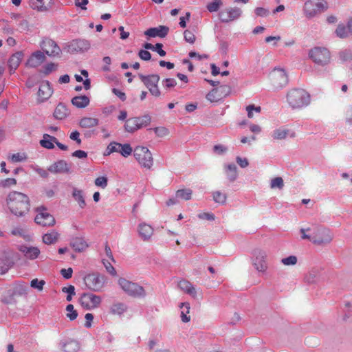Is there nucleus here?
I'll list each match as a JSON object with an SVG mask.
<instances>
[{
  "label": "nucleus",
  "instance_id": "nucleus-23",
  "mask_svg": "<svg viewBox=\"0 0 352 352\" xmlns=\"http://www.w3.org/2000/svg\"><path fill=\"white\" fill-rule=\"evenodd\" d=\"M169 28L164 25H160L157 28H151L145 31L144 34L150 37L159 36L164 38L168 32Z\"/></svg>",
  "mask_w": 352,
  "mask_h": 352
},
{
  "label": "nucleus",
  "instance_id": "nucleus-17",
  "mask_svg": "<svg viewBox=\"0 0 352 352\" xmlns=\"http://www.w3.org/2000/svg\"><path fill=\"white\" fill-rule=\"evenodd\" d=\"M241 14L239 8H230L222 10L219 13V18L223 22H229L237 19Z\"/></svg>",
  "mask_w": 352,
  "mask_h": 352
},
{
  "label": "nucleus",
  "instance_id": "nucleus-35",
  "mask_svg": "<svg viewBox=\"0 0 352 352\" xmlns=\"http://www.w3.org/2000/svg\"><path fill=\"white\" fill-rule=\"evenodd\" d=\"M29 5L32 9L38 12H44L49 8L44 0H31Z\"/></svg>",
  "mask_w": 352,
  "mask_h": 352
},
{
  "label": "nucleus",
  "instance_id": "nucleus-37",
  "mask_svg": "<svg viewBox=\"0 0 352 352\" xmlns=\"http://www.w3.org/2000/svg\"><path fill=\"white\" fill-rule=\"evenodd\" d=\"M226 174L230 182H234L237 177V168L235 164H231L226 166Z\"/></svg>",
  "mask_w": 352,
  "mask_h": 352
},
{
  "label": "nucleus",
  "instance_id": "nucleus-41",
  "mask_svg": "<svg viewBox=\"0 0 352 352\" xmlns=\"http://www.w3.org/2000/svg\"><path fill=\"white\" fill-rule=\"evenodd\" d=\"M180 308L182 309L181 311V318L182 322H189L190 317V316H188V314L190 312V304L188 302H182L181 303Z\"/></svg>",
  "mask_w": 352,
  "mask_h": 352
},
{
  "label": "nucleus",
  "instance_id": "nucleus-38",
  "mask_svg": "<svg viewBox=\"0 0 352 352\" xmlns=\"http://www.w3.org/2000/svg\"><path fill=\"white\" fill-rule=\"evenodd\" d=\"M138 129L148 126L151 122V117L148 114L142 116L135 117Z\"/></svg>",
  "mask_w": 352,
  "mask_h": 352
},
{
  "label": "nucleus",
  "instance_id": "nucleus-30",
  "mask_svg": "<svg viewBox=\"0 0 352 352\" xmlns=\"http://www.w3.org/2000/svg\"><path fill=\"white\" fill-rule=\"evenodd\" d=\"M89 102V98L86 96H75L72 99V104L79 109L87 107Z\"/></svg>",
  "mask_w": 352,
  "mask_h": 352
},
{
  "label": "nucleus",
  "instance_id": "nucleus-9",
  "mask_svg": "<svg viewBox=\"0 0 352 352\" xmlns=\"http://www.w3.org/2000/svg\"><path fill=\"white\" fill-rule=\"evenodd\" d=\"M139 77L152 96L156 98L161 96V91L157 85L160 80V76L157 74H151L147 76L140 74Z\"/></svg>",
  "mask_w": 352,
  "mask_h": 352
},
{
  "label": "nucleus",
  "instance_id": "nucleus-54",
  "mask_svg": "<svg viewBox=\"0 0 352 352\" xmlns=\"http://www.w3.org/2000/svg\"><path fill=\"white\" fill-rule=\"evenodd\" d=\"M45 284V282L43 280H38L37 278H34L30 282V286L38 291H42L43 289Z\"/></svg>",
  "mask_w": 352,
  "mask_h": 352
},
{
  "label": "nucleus",
  "instance_id": "nucleus-62",
  "mask_svg": "<svg viewBox=\"0 0 352 352\" xmlns=\"http://www.w3.org/2000/svg\"><path fill=\"white\" fill-rule=\"evenodd\" d=\"M85 327L86 328H90L92 325V321L94 320V315L91 313H87L85 316Z\"/></svg>",
  "mask_w": 352,
  "mask_h": 352
},
{
  "label": "nucleus",
  "instance_id": "nucleus-49",
  "mask_svg": "<svg viewBox=\"0 0 352 352\" xmlns=\"http://www.w3.org/2000/svg\"><path fill=\"white\" fill-rule=\"evenodd\" d=\"M246 111L248 112V117L252 118L254 117V111L256 113H261V107L260 106H255L254 104H250L246 107Z\"/></svg>",
  "mask_w": 352,
  "mask_h": 352
},
{
  "label": "nucleus",
  "instance_id": "nucleus-22",
  "mask_svg": "<svg viewBox=\"0 0 352 352\" xmlns=\"http://www.w3.org/2000/svg\"><path fill=\"white\" fill-rule=\"evenodd\" d=\"M53 90L49 81H43L38 89V97L41 102L47 100L52 94Z\"/></svg>",
  "mask_w": 352,
  "mask_h": 352
},
{
  "label": "nucleus",
  "instance_id": "nucleus-29",
  "mask_svg": "<svg viewBox=\"0 0 352 352\" xmlns=\"http://www.w3.org/2000/svg\"><path fill=\"white\" fill-rule=\"evenodd\" d=\"M63 352H78L80 349V344L75 340H69L61 344Z\"/></svg>",
  "mask_w": 352,
  "mask_h": 352
},
{
  "label": "nucleus",
  "instance_id": "nucleus-11",
  "mask_svg": "<svg viewBox=\"0 0 352 352\" xmlns=\"http://www.w3.org/2000/svg\"><path fill=\"white\" fill-rule=\"evenodd\" d=\"M101 298L92 293H84L79 298L80 305L86 310L96 309L101 303Z\"/></svg>",
  "mask_w": 352,
  "mask_h": 352
},
{
  "label": "nucleus",
  "instance_id": "nucleus-33",
  "mask_svg": "<svg viewBox=\"0 0 352 352\" xmlns=\"http://www.w3.org/2000/svg\"><path fill=\"white\" fill-rule=\"evenodd\" d=\"M54 142H56V138L45 133L43 135V139L40 140V144L43 148L52 149L54 148Z\"/></svg>",
  "mask_w": 352,
  "mask_h": 352
},
{
  "label": "nucleus",
  "instance_id": "nucleus-14",
  "mask_svg": "<svg viewBox=\"0 0 352 352\" xmlns=\"http://www.w3.org/2000/svg\"><path fill=\"white\" fill-rule=\"evenodd\" d=\"M40 46L43 52L49 56L56 57L59 56L61 54V50L59 46L51 38H44L41 41Z\"/></svg>",
  "mask_w": 352,
  "mask_h": 352
},
{
  "label": "nucleus",
  "instance_id": "nucleus-45",
  "mask_svg": "<svg viewBox=\"0 0 352 352\" xmlns=\"http://www.w3.org/2000/svg\"><path fill=\"white\" fill-rule=\"evenodd\" d=\"M65 311L67 318H68L71 321H73L77 318L78 314L77 311L74 309L73 305L69 304L67 305Z\"/></svg>",
  "mask_w": 352,
  "mask_h": 352
},
{
  "label": "nucleus",
  "instance_id": "nucleus-42",
  "mask_svg": "<svg viewBox=\"0 0 352 352\" xmlns=\"http://www.w3.org/2000/svg\"><path fill=\"white\" fill-rule=\"evenodd\" d=\"M289 131L283 128H279L274 130L272 133V137L274 140H281L287 138Z\"/></svg>",
  "mask_w": 352,
  "mask_h": 352
},
{
  "label": "nucleus",
  "instance_id": "nucleus-46",
  "mask_svg": "<svg viewBox=\"0 0 352 352\" xmlns=\"http://www.w3.org/2000/svg\"><path fill=\"white\" fill-rule=\"evenodd\" d=\"M57 69L58 64L54 63H50L44 65L40 72L42 73L44 76H48L52 72H55Z\"/></svg>",
  "mask_w": 352,
  "mask_h": 352
},
{
  "label": "nucleus",
  "instance_id": "nucleus-53",
  "mask_svg": "<svg viewBox=\"0 0 352 352\" xmlns=\"http://www.w3.org/2000/svg\"><path fill=\"white\" fill-rule=\"evenodd\" d=\"M94 184L96 186L104 189L108 185V179L104 176L97 177L94 181Z\"/></svg>",
  "mask_w": 352,
  "mask_h": 352
},
{
  "label": "nucleus",
  "instance_id": "nucleus-43",
  "mask_svg": "<svg viewBox=\"0 0 352 352\" xmlns=\"http://www.w3.org/2000/svg\"><path fill=\"white\" fill-rule=\"evenodd\" d=\"M135 120V117L126 120L124 124V129L126 131L129 133H133L138 130Z\"/></svg>",
  "mask_w": 352,
  "mask_h": 352
},
{
  "label": "nucleus",
  "instance_id": "nucleus-48",
  "mask_svg": "<svg viewBox=\"0 0 352 352\" xmlns=\"http://www.w3.org/2000/svg\"><path fill=\"white\" fill-rule=\"evenodd\" d=\"M284 186V182L282 177H276L271 180L270 188L282 189Z\"/></svg>",
  "mask_w": 352,
  "mask_h": 352
},
{
  "label": "nucleus",
  "instance_id": "nucleus-61",
  "mask_svg": "<svg viewBox=\"0 0 352 352\" xmlns=\"http://www.w3.org/2000/svg\"><path fill=\"white\" fill-rule=\"evenodd\" d=\"M139 57L144 60H149L151 58V53L147 50H141L138 53Z\"/></svg>",
  "mask_w": 352,
  "mask_h": 352
},
{
  "label": "nucleus",
  "instance_id": "nucleus-1",
  "mask_svg": "<svg viewBox=\"0 0 352 352\" xmlns=\"http://www.w3.org/2000/svg\"><path fill=\"white\" fill-rule=\"evenodd\" d=\"M10 211L16 216L21 217L28 212L30 201L28 196L18 191L10 192L6 199Z\"/></svg>",
  "mask_w": 352,
  "mask_h": 352
},
{
  "label": "nucleus",
  "instance_id": "nucleus-39",
  "mask_svg": "<svg viewBox=\"0 0 352 352\" xmlns=\"http://www.w3.org/2000/svg\"><path fill=\"white\" fill-rule=\"evenodd\" d=\"M127 309V307L122 302H116L112 305L110 312L113 315H121Z\"/></svg>",
  "mask_w": 352,
  "mask_h": 352
},
{
  "label": "nucleus",
  "instance_id": "nucleus-52",
  "mask_svg": "<svg viewBox=\"0 0 352 352\" xmlns=\"http://www.w3.org/2000/svg\"><path fill=\"white\" fill-rule=\"evenodd\" d=\"M177 85L176 80L174 78H165L162 80V85L164 89L168 90L173 88Z\"/></svg>",
  "mask_w": 352,
  "mask_h": 352
},
{
  "label": "nucleus",
  "instance_id": "nucleus-4",
  "mask_svg": "<svg viewBox=\"0 0 352 352\" xmlns=\"http://www.w3.org/2000/svg\"><path fill=\"white\" fill-rule=\"evenodd\" d=\"M329 8L325 0H307L303 8L304 14L307 19H312L325 12Z\"/></svg>",
  "mask_w": 352,
  "mask_h": 352
},
{
  "label": "nucleus",
  "instance_id": "nucleus-32",
  "mask_svg": "<svg viewBox=\"0 0 352 352\" xmlns=\"http://www.w3.org/2000/svg\"><path fill=\"white\" fill-rule=\"evenodd\" d=\"M72 196L80 208H84L86 206L84 192L82 190L74 188L73 189Z\"/></svg>",
  "mask_w": 352,
  "mask_h": 352
},
{
  "label": "nucleus",
  "instance_id": "nucleus-36",
  "mask_svg": "<svg viewBox=\"0 0 352 352\" xmlns=\"http://www.w3.org/2000/svg\"><path fill=\"white\" fill-rule=\"evenodd\" d=\"M1 302L6 305H12L16 302V297L11 289L6 290L2 295Z\"/></svg>",
  "mask_w": 352,
  "mask_h": 352
},
{
  "label": "nucleus",
  "instance_id": "nucleus-64",
  "mask_svg": "<svg viewBox=\"0 0 352 352\" xmlns=\"http://www.w3.org/2000/svg\"><path fill=\"white\" fill-rule=\"evenodd\" d=\"M103 264L107 270V271L113 276L116 275V271L115 268L112 266V265L109 261H103Z\"/></svg>",
  "mask_w": 352,
  "mask_h": 352
},
{
  "label": "nucleus",
  "instance_id": "nucleus-50",
  "mask_svg": "<svg viewBox=\"0 0 352 352\" xmlns=\"http://www.w3.org/2000/svg\"><path fill=\"white\" fill-rule=\"evenodd\" d=\"M222 4L221 0H214L207 5V9L210 12H217Z\"/></svg>",
  "mask_w": 352,
  "mask_h": 352
},
{
  "label": "nucleus",
  "instance_id": "nucleus-3",
  "mask_svg": "<svg viewBox=\"0 0 352 352\" xmlns=\"http://www.w3.org/2000/svg\"><path fill=\"white\" fill-rule=\"evenodd\" d=\"M287 102L292 109H301L310 103V95L304 89H290L286 96Z\"/></svg>",
  "mask_w": 352,
  "mask_h": 352
},
{
  "label": "nucleus",
  "instance_id": "nucleus-12",
  "mask_svg": "<svg viewBox=\"0 0 352 352\" xmlns=\"http://www.w3.org/2000/svg\"><path fill=\"white\" fill-rule=\"evenodd\" d=\"M37 214L35 217V222L42 226H52L55 224L54 217L47 212V209L43 206L36 208Z\"/></svg>",
  "mask_w": 352,
  "mask_h": 352
},
{
  "label": "nucleus",
  "instance_id": "nucleus-26",
  "mask_svg": "<svg viewBox=\"0 0 352 352\" xmlns=\"http://www.w3.org/2000/svg\"><path fill=\"white\" fill-rule=\"evenodd\" d=\"M179 287L185 293L189 294L193 298L197 296L196 288L188 280H182L178 283Z\"/></svg>",
  "mask_w": 352,
  "mask_h": 352
},
{
  "label": "nucleus",
  "instance_id": "nucleus-44",
  "mask_svg": "<svg viewBox=\"0 0 352 352\" xmlns=\"http://www.w3.org/2000/svg\"><path fill=\"white\" fill-rule=\"evenodd\" d=\"M28 157L25 153H16L8 155V160L12 163H17L24 162L27 160Z\"/></svg>",
  "mask_w": 352,
  "mask_h": 352
},
{
  "label": "nucleus",
  "instance_id": "nucleus-63",
  "mask_svg": "<svg viewBox=\"0 0 352 352\" xmlns=\"http://www.w3.org/2000/svg\"><path fill=\"white\" fill-rule=\"evenodd\" d=\"M73 274V270L71 267L67 269H62L60 270V274L65 278L69 279L72 278Z\"/></svg>",
  "mask_w": 352,
  "mask_h": 352
},
{
  "label": "nucleus",
  "instance_id": "nucleus-24",
  "mask_svg": "<svg viewBox=\"0 0 352 352\" xmlns=\"http://www.w3.org/2000/svg\"><path fill=\"white\" fill-rule=\"evenodd\" d=\"M70 245L74 251L78 252L85 251L89 246L85 239L81 236L74 237L70 242Z\"/></svg>",
  "mask_w": 352,
  "mask_h": 352
},
{
  "label": "nucleus",
  "instance_id": "nucleus-21",
  "mask_svg": "<svg viewBox=\"0 0 352 352\" xmlns=\"http://www.w3.org/2000/svg\"><path fill=\"white\" fill-rule=\"evenodd\" d=\"M19 250L25 258L31 260L36 259L40 254V250L37 247L21 245L19 247Z\"/></svg>",
  "mask_w": 352,
  "mask_h": 352
},
{
  "label": "nucleus",
  "instance_id": "nucleus-20",
  "mask_svg": "<svg viewBox=\"0 0 352 352\" xmlns=\"http://www.w3.org/2000/svg\"><path fill=\"white\" fill-rule=\"evenodd\" d=\"M45 54L41 51H36L32 54L28 59L26 65L30 67H36L45 60Z\"/></svg>",
  "mask_w": 352,
  "mask_h": 352
},
{
  "label": "nucleus",
  "instance_id": "nucleus-15",
  "mask_svg": "<svg viewBox=\"0 0 352 352\" xmlns=\"http://www.w3.org/2000/svg\"><path fill=\"white\" fill-rule=\"evenodd\" d=\"M107 155L116 152L120 153L123 157H127L133 152L132 147L129 144H122L116 142H111L107 148Z\"/></svg>",
  "mask_w": 352,
  "mask_h": 352
},
{
  "label": "nucleus",
  "instance_id": "nucleus-2",
  "mask_svg": "<svg viewBox=\"0 0 352 352\" xmlns=\"http://www.w3.org/2000/svg\"><path fill=\"white\" fill-rule=\"evenodd\" d=\"M302 239H308L316 245H324L333 240V235L329 230L318 226H313L300 230Z\"/></svg>",
  "mask_w": 352,
  "mask_h": 352
},
{
  "label": "nucleus",
  "instance_id": "nucleus-19",
  "mask_svg": "<svg viewBox=\"0 0 352 352\" xmlns=\"http://www.w3.org/2000/svg\"><path fill=\"white\" fill-rule=\"evenodd\" d=\"M47 170L54 174L67 173L70 170V166L65 160H58L51 164Z\"/></svg>",
  "mask_w": 352,
  "mask_h": 352
},
{
  "label": "nucleus",
  "instance_id": "nucleus-5",
  "mask_svg": "<svg viewBox=\"0 0 352 352\" xmlns=\"http://www.w3.org/2000/svg\"><path fill=\"white\" fill-rule=\"evenodd\" d=\"M309 58L315 64L320 66H325L331 61V52L324 47H314L309 52Z\"/></svg>",
  "mask_w": 352,
  "mask_h": 352
},
{
  "label": "nucleus",
  "instance_id": "nucleus-59",
  "mask_svg": "<svg viewBox=\"0 0 352 352\" xmlns=\"http://www.w3.org/2000/svg\"><path fill=\"white\" fill-rule=\"evenodd\" d=\"M69 138L75 141L78 146L82 143V140L80 138V133L78 131H72L69 135Z\"/></svg>",
  "mask_w": 352,
  "mask_h": 352
},
{
  "label": "nucleus",
  "instance_id": "nucleus-18",
  "mask_svg": "<svg viewBox=\"0 0 352 352\" xmlns=\"http://www.w3.org/2000/svg\"><path fill=\"white\" fill-rule=\"evenodd\" d=\"M154 230L151 226L144 222L140 223L138 226V232L139 236L144 241H148L153 234Z\"/></svg>",
  "mask_w": 352,
  "mask_h": 352
},
{
  "label": "nucleus",
  "instance_id": "nucleus-57",
  "mask_svg": "<svg viewBox=\"0 0 352 352\" xmlns=\"http://www.w3.org/2000/svg\"><path fill=\"white\" fill-rule=\"evenodd\" d=\"M213 199L217 203L223 204L226 201V197L222 192L217 191L213 193Z\"/></svg>",
  "mask_w": 352,
  "mask_h": 352
},
{
  "label": "nucleus",
  "instance_id": "nucleus-51",
  "mask_svg": "<svg viewBox=\"0 0 352 352\" xmlns=\"http://www.w3.org/2000/svg\"><path fill=\"white\" fill-rule=\"evenodd\" d=\"M157 137L164 138L169 134L168 129L164 126L155 127L153 129Z\"/></svg>",
  "mask_w": 352,
  "mask_h": 352
},
{
  "label": "nucleus",
  "instance_id": "nucleus-55",
  "mask_svg": "<svg viewBox=\"0 0 352 352\" xmlns=\"http://www.w3.org/2000/svg\"><path fill=\"white\" fill-rule=\"evenodd\" d=\"M297 257L296 256H289L288 257H286V258H282L281 260V263L284 265H294L297 263Z\"/></svg>",
  "mask_w": 352,
  "mask_h": 352
},
{
  "label": "nucleus",
  "instance_id": "nucleus-6",
  "mask_svg": "<svg viewBox=\"0 0 352 352\" xmlns=\"http://www.w3.org/2000/svg\"><path fill=\"white\" fill-rule=\"evenodd\" d=\"M133 155L142 167L151 169L153 166V156L148 148L141 146L135 147L133 151Z\"/></svg>",
  "mask_w": 352,
  "mask_h": 352
},
{
  "label": "nucleus",
  "instance_id": "nucleus-8",
  "mask_svg": "<svg viewBox=\"0 0 352 352\" xmlns=\"http://www.w3.org/2000/svg\"><path fill=\"white\" fill-rule=\"evenodd\" d=\"M118 284L122 290L128 295L133 297H141L145 295L144 288L137 283L131 282L124 278L118 280Z\"/></svg>",
  "mask_w": 352,
  "mask_h": 352
},
{
  "label": "nucleus",
  "instance_id": "nucleus-7",
  "mask_svg": "<svg viewBox=\"0 0 352 352\" xmlns=\"http://www.w3.org/2000/svg\"><path fill=\"white\" fill-rule=\"evenodd\" d=\"M267 253L265 250L256 249L252 252V263L259 272L265 273L268 269Z\"/></svg>",
  "mask_w": 352,
  "mask_h": 352
},
{
  "label": "nucleus",
  "instance_id": "nucleus-16",
  "mask_svg": "<svg viewBox=\"0 0 352 352\" xmlns=\"http://www.w3.org/2000/svg\"><path fill=\"white\" fill-rule=\"evenodd\" d=\"M230 92V87L228 85H222L218 88L212 89L207 95L206 98L211 102H216L226 97Z\"/></svg>",
  "mask_w": 352,
  "mask_h": 352
},
{
  "label": "nucleus",
  "instance_id": "nucleus-47",
  "mask_svg": "<svg viewBox=\"0 0 352 352\" xmlns=\"http://www.w3.org/2000/svg\"><path fill=\"white\" fill-rule=\"evenodd\" d=\"M336 34L338 37L341 38H346L350 34L347 26L346 27L342 24H339L338 25L336 30Z\"/></svg>",
  "mask_w": 352,
  "mask_h": 352
},
{
  "label": "nucleus",
  "instance_id": "nucleus-31",
  "mask_svg": "<svg viewBox=\"0 0 352 352\" xmlns=\"http://www.w3.org/2000/svg\"><path fill=\"white\" fill-rule=\"evenodd\" d=\"M14 295L16 297L25 296L28 293V286L24 283L16 284L13 287L10 288Z\"/></svg>",
  "mask_w": 352,
  "mask_h": 352
},
{
  "label": "nucleus",
  "instance_id": "nucleus-28",
  "mask_svg": "<svg viewBox=\"0 0 352 352\" xmlns=\"http://www.w3.org/2000/svg\"><path fill=\"white\" fill-rule=\"evenodd\" d=\"M79 126L84 129H91L99 124L98 118L91 117H83L79 120Z\"/></svg>",
  "mask_w": 352,
  "mask_h": 352
},
{
  "label": "nucleus",
  "instance_id": "nucleus-25",
  "mask_svg": "<svg viewBox=\"0 0 352 352\" xmlns=\"http://www.w3.org/2000/svg\"><path fill=\"white\" fill-rule=\"evenodd\" d=\"M23 54L22 52H17L11 56L8 60L10 73L14 72L15 70L18 68L23 59Z\"/></svg>",
  "mask_w": 352,
  "mask_h": 352
},
{
  "label": "nucleus",
  "instance_id": "nucleus-27",
  "mask_svg": "<svg viewBox=\"0 0 352 352\" xmlns=\"http://www.w3.org/2000/svg\"><path fill=\"white\" fill-rule=\"evenodd\" d=\"M69 114V111L63 103H59L54 111L53 116L57 120L65 119Z\"/></svg>",
  "mask_w": 352,
  "mask_h": 352
},
{
  "label": "nucleus",
  "instance_id": "nucleus-60",
  "mask_svg": "<svg viewBox=\"0 0 352 352\" xmlns=\"http://www.w3.org/2000/svg\"><path fill=\"white\" fill-rule=\"evenodd\" d=\"M200 219L213 221L215 219L214 215L211 212H201L198 214Z\"/></svg>",
  "mask_w": 352,
  "mask_h": 352
},
{
  "label": "nucleus",
  "instance_id": "nucleus-40",
  "mask_svg": "<svg viewBox=\"0 0 352 352\" xmlns=\"http://www.w3.org/2000/svg\"><path fill=\"white\" fill-rule=\"evenodd\" d=\"M192 191L189 188L180 189L176 192L175 197L178 199L188 201L192 198Z\"/></svg>",
  "mask_w": 352,
  "mask_h": 352
},
{
  "label": "nucleus",
  "instance_id": "nucleus-13",
  "mask_svg": "<svg viewBox=\"0 0 352 352\" xmlns=\"http://www.w3.org/2000/svg\"><path fill=\"white\" fill-rule=\"evenodd\" d=\"M84 283L88 289L98 292L103 287L104 280L98 274H89L84 278Z\"/></svg>",
  "mask_w": 352,
  "mask_h": 352
},
{
  "label": "nucleus",
  "instance_id": "nucleus-34",
  "mask_svg": "<svg viewBox=\"0 0 352 352\" xmlns=\"http://www.w3.org/2000/svg\"><path fill=\"white\" fill-rule=\"evenodd\" d=\"M59 235L56 231L51 230L43 236V242L47 245L54 244L58 241Z\"/></svg>",
  "mask_w": 352,
  "mask_h": 352
},
{
  "label": "nucleus",
  "instance_id": "nucleus-10",
  "mask_svg": "<svg viewBox=\"0 0 352 352\" xmlns=\"http://www.w3.org/2000/svg\"><path fill=\"white\" fill-rule=\"evenodd\" d=\"M270 80L274 89H280L288 83V76L285 71L280 68H275L270 74Z\"/></svg>",
  "mask_w": 352,
  "mask_h": 352
},
{
  "label": "nucleus",
  "instance_id": "nucleus-56",
  "mask_svg": "<svg viewBox=\"0 0 352 352\" xmlns=\"http://www.w3.org/2000/svg\"><path fill=\"white\" fill-rule=\"evenodd\" d=\"M184 39L186 42L193 44L195 42V35L190 30H186L184 32Z\"/></svg>",
  "mask_w": 352,
  "mask_h": 352
},
{
  "label": "nucleus",
  "instance_id": "nucleus-58",
  "mask_svg": "<svg viewBox=\"0 0 352 352\" xmlns=\"http://www.w3.org/2000/svg\"><path fill=\"white\" fill-rule=\"evenodd\" d=\"M213 151L217 155H222L228 151V148L223 144H217L213 146Z\"/></svg>",
  "mask_w": 352,
  "mask_h": 352
}]
</instances>
